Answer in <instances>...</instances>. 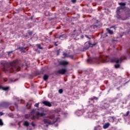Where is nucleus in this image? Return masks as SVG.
Wrapping results in <instances>:
<instances>
[{
    "mask_svg": "<svg viewBox=\"0 0 130 130\" xmlns=\"http://www.w3.org/2000/svg\"><path fill=\"white\" fill-rule=\"evenodd\" d=\"M20 70V67L18 65L17 61L14 60L10 63L9 66L4 67L3 71L8 72L9 73H14L15 72H19Z\"/></svg>",
    "mask_w": 130,
    "mask_h": 130,
    "instance_id": "1",
    "label": "nucleus"
},
{
    "mask_svg": "<svg viewBox=\"0 0 130 130\" xmlns=\"http://www.w3.org/2000/svg\"><path fill=\"white\" fill-rule=\"evenodd\" d=\"M123 59L121 57L118 58L117 57H113L110 59V62L111 63H116L114 65V68L116 69L120 68V64L122 63Z\"/></svg>",
    "mask_w": 130,
    "mask_h": 130,
    "instance_id": "2",
    "label": "nucleus"
},
{
    "mask_svg": "<svg viewBox=\"0 0 130 130\" xmlns=\"http://www.w3.org/2000/svg\"><path fill=\"white\" fill-rule=\"evenodd\" d=\"M118 5L120 6V7H118L116 8L117 10L118 11H121V10H124L126 9V2H121V3H118Z\"/></svg>",
    "mask_w": 130,
    "mask_h": 130,
    "instance_id": "3",
    "label": "nucleus"
},
{
    "mask_svg": "<svg viewBox=\"0 0 130 130\" xmlns=\"http://www.w3.org/2000/svg\"><path fill=\"white\" fill-rule=\"evenodd\" d=\"M116 17L118 20H127V18H122V16L120 14L121 13V11L118 10H116Z\"/></svg>",
    "mask_w": 130,
    "mask_h": 130,
    "instance_id": "4",
    "label": "nucleus"
},
{
    "mask_svg": "<svg viewBox=\"0 0 130 130\" xmlns=\"http://www.w3.org/2000/svg\"><path fill=\"white\" fill-rule=\"evenodd\" d=\"M67 70L66 68H62L57 71V73L59 75H64L66 74Z\"/></svg>",
    "mask_w": 130,
    "mask_h": 130,
    "instance_id": "5",
    "label": "nucleus"
},
{
    "mask_svg": "<svg viewBox=\"0 0 130 130\" xmlns=\"http://www.w3.org/2000/svg\"><path fill=\"white\" fill-rule=\"evenodd\" d=\"M110 107V104L108 103H104L101 105L100 108L103 110H108Z\"/></svg>",
    "mask_w": 130,
    "mask_h": 130,
    "instance_id": "6",
    "label": "nucleus"
},
{
    "mask_svg": "<svg viewBox=\"0 0 130 130\" xmlns=\"http://www.w3.org/2000/svg\"><path fill=\"white\" fill-rule=\"evenodd\" d=\"M42 103L46 107H51L52 106L51 103L47 101H43L42 102Z\"/></svg>",
    "mask_w": 130,
    "mask_h": 130,
    "instance_id": "7",
    "label": "nucleus"
},
{
    "mask_svg": "<svg viewBox=\"0 0 130 130\" xmlns=\"http://www.w3.org/2000/svg\"><path fill=\"white\" fill-rule=\"evenodd\" d=\"M90 45H92V44L90 42H89L88 44L86 43L85 44V46L83 48V51H85L88 50L90 48Z\"/></svg>",
    "mask_w": 130,
    "mask_h": 130,
    "instance_id": "8",
    "label": "nucleus"
},
{
    "mask_svg": "<svg viewBox=\"0 0 130 130\" xmlns=\"http://www.w3.org/2000/svg\"><path fill=\"white\" fill-rule=\"evenodd\" d=\"M59 64L63 67H66L69 64V62L66 60L60 61L59 62Z\"/></svg>",
    "mask_w": 130,
    "mask_h": 130,
    "instance_id": "9",
    "label": "nucleus"
},
{
    "mask_svg": "<svg viewBox=\"0 0 130 130\" xmlns=\"http://www.w3.org/2000/svg\"><path fill=\"white\" fill-rule=\"evenodd\" d=\"M12 103L7 102H2V106L5 108H7Z\"/></svg>",
    "mask_w": 130,
    "mask_h": 130,
    "instance_id": "10",
    "label": "nucleus"
},
{
    "mask_svg": "<svg viewBox=\"0 0 130 130\" xmlns=\"http://www.w3.org/2000/svg\"><path fill=\"white\" fill-rule=\"evenodd\" d=\"M43 122L44 124H48V125L53 124L52 122H51V121H50V120H48V119H43Z\"/></svg>",
    "mask_w": 130,
    "mask_h": 130,
    "instance_id": "11",
    "label": "nucleus"
},
{
    "mask_svg": "<svg viewBox=\"0 0 130 130\" xmlns=\"http://www.w3.org/2000/svg\"><path fill=\"white\" fill-rule=\"evenodd\" d=\"M36 115L37 116H39L40 115L41 117H43V116H45V113H44L43 112L40 113L39 112H37L36 113Z\"/></svg>",
    "mask_w": 130,
    "mask_h": 130,
    "instance_id": "12",
    "label": "nucleus"
},
{
    "mask_svg": "<svg viewBox=\"0 0 130 130\" xmlns=\"http://www.w3.org/2000/svg\"><path fill=\"white\" fill-rule=\"evenodd\" d=\"M106 31H107V33L110 35H113L114 34V31L112 30H111L109 28H106Z\"/></svg>",
    "mask_w": 130,
    "mask_h": 130,
    "instance_id": "13",
    "label": "nucleus"
},
{
    "mask_svg": "<svg viewBox=\"0 0 130 130\" xmlns=\"http://www.w3.org/2000/svg\"><path fill=\"white\" fill-rule=\"evenodd\" d=\"M1 89L4 91H8L9 89H10V87L9 86L3 87L2 86H0V89Z\"/></svg>",
    "mask_w": 130,
    "mask_h": 130,
    "instance_id": "14",
    "label": "nucleus"
},
{
    "mask_svg": "<svg viewBox=\"0 0 130 130\" xmlns=\"http://www.w3.org/2000/svg\"><path fill=\"white\" fill-rule=\"evenodd\" d=\"M49 78V76L48 75L45 74L43 76V80L45 81H47Z\"/></svg>",
    "mask_w": 130,
    "mask_h": 130,
    "instance_id": "15",
    "label": "nucleus"
},
{
    "mask_svg": "<svg viewBox=\"0 0 130 130\" xmlns=\"http://www.w3.org/2000/svg\"><path fill=\"white\" fill-rule=\"evenodd\" d=\"M23 125L28 127L29 126V123L28 122V121H24L23 122Z\"/></svg>",
    "mask_w": 130,
    "mask_h": 130,
    "instance_id": "16",
    "label": "nucleus"
},
{
    "mask_svg": "<svg viewBox=\"0 0 130 130\" xmlns=\"http://www.w3.org/2000/svg\"><path fill=\"white\" fill-rule=\"evenodd\" d=\"M109 126H110V123H106V124H105L103 125V128L104 129H106V128H108Z\"/></svg>",
    "mask_w": 130,
    "mask_h": 130,
    "instance_id": "17",
    "label": "nucleus"
},
{
    "mask_svg": "<svg viewBox=\"0 0 130 130\" xmlns=\"http://www.w3.org/2000/svg\"><path fill=\"white\" fill-rule=\"evenodd\" d=\"M66 35L65 34H62L59 36L58 39H61V38H66Z\"/></svg>",
    "mask_w": 130,
    "mask_h": 130,
    "instance_id": "18",
    "label": "nucleus"
},
{
    "mask_svg": "<svg viewBox=\"0 0 130 130\" xmlns=\"http://www.w3.org/2000/svg\"><path fill=\"white\" fill-rule=\"evenodd\" d=\"M102 127L101 126H96V127H94V130H101Z\"/></svg>",
    "mask_w": 130,
    "mask_h": 130,
    "instance_id": "19",
    "label": "nucleus"
},
{
    "mask_svg": "<svg viewBox=\"0 0 130 130\" xmlns=\"http://www.w3.org/2000/svg\"><path fill=\"white\" fill-rule=\"evenodd\" d=\"M89 100L91 101H93L94 100H98V98L96 97V96H93L92 98L89 99Z\"/></svg>",
    "mask_w": 130,
    "mask_h": 130,
    "instance_id": "20",
    "label": "nucleus"
},
{
    "mask_svg": "<svg viewBox=\"0 0 130 130\" xmlns=\"http://www.w3.org/2000/svg\"><path fill=\"white\" fill-rule=\"evenodd\" d=\"M74 55H68V58H70V59H74Z\"/></svg>",
    "mask_w": 130,
    "mask_h": 130,
    "instance_id": "21",
    "label": "nucleus"
},
{
    "mask_svg": "<svg viewBox=\"0 0 130 130\" xmlns=\"http://www.w3.org/2000/svg\"><path fill=\"white\" fill-rule=\"evenodd\" d=\"M59 119V117H56L55 119V121H53V122H52V124H54L56 122H57L58 121V119Z\"/></svg>",
    "mask_w": 130,
    "mask_h": 130,
    "instance_id": "22",
    "label": "nucleus"
},
{
    "mask_svg": "<svg viewBox=\"0 0 130 130\" xmlns=\"http://www.w3.org/2000/svg\"><path fill=\"white\" fill-rule=\"evenodd\" d=\"M64 58H68V56H69V54H68L67 53H65V52H63V54H62Z\"/></svg>",
    "mask_w": 130,
    "mask_h": 130,
    "instance_id": "23",
    "label": "nucleus"
},
{
    "mask_svg": "<svg viewBox=\"0 0 130 130\" xmlns=\"http://www.w3.org/2000/svg\"><path fill=\"white\" fill-rule=\"evenodd\" d=\"M129 114H130V111H129V110H128V111L126 112V114L124 115V116H125V117H127V116L129 115Z\"/></svg>",
    "mask_w": 130,
    "mask_h": 130,
    "instance_id": "24",
    "label": "nucleus"
},
{
    "mask_svg": "<svg viewBox=\"0 0 130 130\" xmlns=\"http://www.w3.org/2000/svg\"><path fill=\"white\" fill-rule=\"evenodd\" d=\"M9 81H10V82L13 83V82H16V80L14 79L10 78V79H9Z\"/></svg>",
    "mask_w": 130,
    "mask_h": 130,
    "instance_id": "25",
    "label": "nucleus"
},
{
    "mask_svg": "<svg viewBox=\"0 0 130 130\" xmlns=\"http://www.w3.org/2000/svg\"><path fill=\"white\" fill-rule=\"evenodd\" d=\"M63 90L62 88H60V89H58V93L59 94H62L63 93Z\"/></svg>",
    "mask_w": 130,
    "mask_h": 130,
    "instance_id": "26",
    "label": "nucleus"
},
{
    "mask_svg": "<svg viewBox=\"0 0 130 130\" xmlns=\"http://www.w3.org/2000/svg\"><path fill=\"white\" fill-rule=\"evenodd\" d=\"M37 46H38V49H41V50L43 49V47H41L40 44H37Z\"/></svg>",
    "mask_w": 130,
    "mask_h": 130,
    "instance_id": "27",
    "label": "nucleus"
},
{
    "mask_svg": "<svg viewBox=\"0 0 130 130\" xmlns=\"http://www.w3.org/2000/svg\"><path fill=\"white\" fill-rule=\"evenodd\" d=\"M48 118H49L50 119H54V116H48Z\"/></svg>",
    "mask_w": 130,
    "mask_h": 130,
    "instance_id": "28",
    "label": "nucleus"
},
{
    "mask_svg": "<svg viewBox=\"0 0 130 130\" xmlns=\"http://www.w3.org/2000/svg\"><path fill=\"white\" fill-rule=\"evenodd\" d=\"M98 25H92L91 26V28H95H95H98Z\"/></svg>",
    "mask_w": 130,
    "mask_h": 130,
    "instance_id": "29",
    "label": "nucleus"
},
{
    "mask_svg": "<svg viewBox=\"0 0 130 130\" xmlns=\"http://www.w3.org/2000/svg\"><path fill=\"white\" fill-rule=\"evenodd\" d=\"M4 125V123L2 120V119H0V125L3 126Z\"/></svg>",
    "mask_w": 130,
    "mask_h": 130,
    "instance_id": "30",
    "label": "nucleus"
},
{
    "mask_svg": "<svg viewBox=\"0 0 130 130\" xmlns=\"http://www.w3.org/2000/svg\"><path fill=\"white\" fill-rule=\"evenodd\" d=\"M34 106L38 108L39 106V103H36V104L34 105Z\"/></svg>",
    "mask_w": 130,
    "mask_h": 130,
    "instance_id": "31",
    "label": "nucleus"
},
{
    "mask_svg": "<svg viewBox=\"0 0 130 130\" xmlns=\"http://www.w3.org/2000/svg\"><path fill=\"white\" fill-rule=\"evenodd\" d=\"M97 43H93V44H90V45H92V46H91V47H93V46H96V45H97Z\"/></svg>",
    "mask_w": 130,
    "mask_h": 130,
    "instance_id": "32",
    "label": "nucleus"
},
{
    "mask_svg": "<svg viewBox=\"0 0 130 130\" xmlns=\"http://www.w3.org/2000/svg\"><path fill=\"white\" fill-rule=\"evenodd\" d=\"M24 117L25 118V119H28L29 115L28 114H25V115H24Z\"/></svg>",
    "mask_w": 130,
    "mask_h": 130,
    "instance_id": "33",
    "label": "nucleus"
},
{
    "mask_svg": "<svg viewBox=\"0 0 130 130\" xmlns=\"http://www.w3.org/2000/svg\"><path fill=\"white\" fill-rule=\"evenodd\" d=\"M71 2L73 4H75L77 2V0H71Z\"/></svg>",
    "mask_w": 130,
    "mask_h": 130,
    "instance_id": "34",
    "label": "nucleus"
},
{
    "mask_svg": "<svg viewBox=\"0 0 130 130\" xmlns=\"http://www.w3.org/2000/svg\"><path fill=\"white\" fill-rule=\"evenodd\" d=\"M31 125L32 126V127H35L36 126L35 124H34V122H31Z\"/></svg>",
    "mask_w": 130,
    "mask_h": 130,
    "instance_id": "35",
    "label": "nucleus"
},
{
    "mask_svg": "<svg viewBox=\"0 0 130 130\" xmlns=\"http://www.w3.org/2000/svg\"><path fill=\"white\" fill-rule=\"evenodd\" d=\"M57 42H54V45L56 47L58 46V44H57Z\"/></svg>",
    "mask_w": 130,
    "mask_h": 130,
    "instance_id": "36",
    "label": "nucleus"
},
{
    "mask_svg": "<svg viewBox=\"0 0 130 130\" xmlns=\"http://www.w3.org/2000/svg\"><path fill=\"white\" fill-rule=\"evenodd\" d=\"M85 37L89 40H91V38L89 37L88 35H85Z\"/></svg>",
    "mask_w": 130,
    "mask_h": 130,
    "instance_id": "37",
    "label": "nucleus"
},
{
    "mask_svg": "<svg viewBox=\"0 0 130 130\" xmlns=\"http://www.w3.org/2000/svg\"><path fill=\"white\" fill-rule=\"evenodd\" d=\"M13 52V51H9L7 52V54H8V55H9V54L12 53Z\"/></svg>",
    "mask_w": 130,
    "mask_h": 130,
    "instance_id": "38",
    "label": "nucleus"
},
{
    "mask_svg": "<svg viewBox=\"0 0 130 130\" xmlns=\"http://www.w3.org/2000/svg\"><path fill=\"white\" fill-rule=\"evenodd\" d=\"M86 61L89 62H90L91 61V59H87Z\"/></svg>",
    "mask_w": 130,
    "mask_h": 130,
    "instance_id": "39",
    "label": "nucleus"
},
{
    "mask_svg": "<svg viewBox=\"0 0 130 130\" xmlns=\"http://www.w3.org/2000/svg\"><path fill=\"white\" fill-rule=\"evenodd\" d=\"M59 52H60V50H57V55H59Z\"/></svg>",
    "mask_w": 130,
    "mask_h": 130,
    "instance_id": "40",
    "label": "nucleus"
},
{
    "mask_svg": "<svg viewBox=\"0 0 130 130\" xmlns=\"http://www.w3.org/2000/svg\"><path fill=\"white\" fill-rule=\"evenodd\" d=\"M52 32H53V31H50V32L49 33V35L50 36H51Z\"/></svg>",
    "mask_w": 130,
    "mask_h": 130,
    "instance_id": "41",
    "label": "nucleus"
},
{
    "mask_svg": "<svg viewBox=\"0 0 130 130\" xmlns=\"http://www.w3.org/2000/svg\"><path fill=\"white\" fill-rule=\"evenodd\" d=\"M18 49H21V50H23V47H19V48H18Z\"/></svg>",
    "mask_w": 130,
    "mask_h": 130,
    "instance_id": "42",
    "label": "nucleus"
},
{
    "mask_svg": "<svg viewBox=\"0 0 130 130\" xmlns=\"http://www.w3.org/2000/svg\"><path fill=\"white\" fill-rule=\"evenodd\" d=\"M28 34H29V36H31L32 35V33L31 32H29Z\"/></svg>",
    "mask_w": 130,
    "mask_h": 130,
    "instance_id": "43",
    "label": "nucleus"
},
{
    "mask_svg": "<svg viewBox=\"0 0 130 130\" xmlns=\"http://www.w3.org/2000/svg\"><path fill=\"white\" fill-rule=\"evenodd\" d=\"M77 31V30L76 29H74V30H73V32H76Z\"/></svg>",
    "mask_w": 130,
    "mask_h": 130,
    "instance_id": "44",
    "label": "nucleus"
},
{
    "mask_svg": "<svg viewBox=\"0 0 130 130\" xmlns=\"http://www.w3.org/2000/svg\"><path fill=\"white\" fill-rule=\"evenodd\" d=\"M128 13H130V9H128Z\"/></svg>",
    "mask_w": 130,
    "mask_h": 130,
    "instance_id": "45",
    "label": "nucleus"
},
{
    "mask_svg": "<svg viewBox=\"0 0 130 130\" xmlns=\"http://www.w3.org/2000/svg\"><path fill=\"white\" fill-rule=\"evenodd\" d=\"M48 126H49V124H48V125H46V127H48Z\"/></svg>",
    "mask_w": 130,
    "mask_h": 130,
    "instance_id": "46",
    "label": "nucleus"
},
{
    "mask_svg": "<svg viewBox=\"0 0 130 130\" xmlns=\"http://www.w3.org/2000/svg\"><path fill=\"white\" fill-rule=\"evenodd\" d=\"M76 35V34H72V36H75Z\"/></svg>",
    "mask_w": 130,
    "mask_h": 130,
    "instance_id": "47",
    "label": "nucleus"
},
{
    "mask_svg": "<svg viewBox=\"0 0 130 130\" xmlns=\"http://www.w3.org/2000/svg\"><path fill=\"white\" fill-rule=\"evenodd\" d=\"M4 82H7V80L4 79Z\"/></svg>",
    "mask_w": 130,
    "mask_h": 130,
    "instance_id": "48",
    "label": "nucleus"
},
{
    "mask_svg": "<svg viewBox=\"0 0 130 130\" xmlns=\"http://www.w3.org/2000/svg\"><path fill=\"white\" fill-rule=\"evenodd\" d=\"M32 119H35V117H33L32 118Z\"/></svg>",
    "mask_w": 130,
    "mask_h": 130,
    "instance_id": "49",
    "label": "nucleus"
},
{
    "mask_svg": "<svg viewBox=\"0 0 130 130\" xmlns=\"http://www.w3.org/2000/svg\"><path fill=\"white\" fill-rule=\"evenodd\" d=\"M28 106V104H26V106Z\"/></svg>",
    "mask_w": 130,
    "mask_h": 130,
    "instance_id": "50",
    "label": "nucleus"
},
{
    "mask_svg": "<svg viewBox=\"0 0 130 130\" xmlns=\"http://www.w3.org/2000/svg\"><path fill=\"white\" fill-rule=\"evenodd\" d=\"M30 19H32V17H31Z\"/></svg>",
    "mask_w": 130,
    "mask_h": 130,
    "instance_id": "51",
    "label": "nucleus"
},
{
    "mask_svg": "<svg viewBox=\"0 0 130 130\" xmlns=\"http://www.w3.org/2000/svg\"><path fill=\"white\" fill-rule=\"evenodd\" d=\"M111 28H114V26H112Z\"/></svg>",
    "mask_w": 130,
    "mask_h": 130,
    "instance_id": "52",
    "label": "nucleus"
},
{
    "mask_svg": "<svg viewBox=\"0 0 130 130\" xmlns=\"http://www.w3.org/2000/svg\"><path fill=\"white\" fill-rule=\"evenodd\" d=\"M129 16H130V13H129Z\"/></svg>",
    "mask_w": 130,
    "mask_h": 130,
    "instance_id": "53",
    "label": "nucleus"
}]
</instances>
